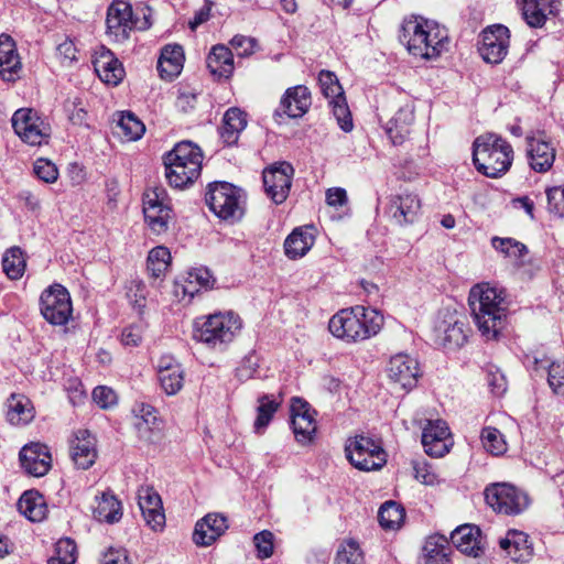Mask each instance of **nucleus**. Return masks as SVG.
Returning a JSON list of instances; mask_svg holds the SVG:
<instances>
[{"instance_id":"59","label":"nucleus","mask_w":564,"mask_h":564,"mask_svg":"<svg viewBox=\"0 0 564 564\" xmlns=\"http://www.w3.org/2000/svg\"><path fill=\"white\" fill-rule=\"evenodd\" d=\"M93 399L101 409H108L117 402L116 392L105 386H99L94 389Z\"/></svg>"},{"instance_id":"42","label":"nucleus","mask_w":564,"mask_h":564,"mask_svg":"<svg viewBox=\"0 0 564 564\" xmlns=\"http://www.w3.org/2000/svg\"><path fill=\"white\" fill-rule=\"evenodd\" d=\"M115 129L116 133L126 141H137L143 135L145 126L134 113L127 111L118 113Z\"/></svg>"},{"instance_id":"5","label":"nucleus","mask_w":564,"mask_h":564,"mask_svg":"<svg viewBox=\"0 0 564 564\" xmlns=\"http://www.w3.org/2000/svg\"><path fill=\"white\" fill-rule=\"evenodd\" d=\"M241 328L242 321L234 311L215 312L195 321L194 338L212 349L224 350Z\"/></svg>"},{"instance_id":"54","label":"nucleus","mask_w":564,"mask_h":564,"mask_svg":"<svg viewBox=\"0 0 564 564\" xmlns=\"http://www.w3.org/2000/svg\"><path fill=\"white\" fill-rule=\"evenodd\" d=\"M253 544L257 550L258 558H269L274 552V534L269 530L258 532L253 536Z\"/></svg>"},{"instance_id":"61","label":"nucleus","mask_w":564,"mask_h":564,"mask_svg":"<svg viewBox=\"0 0 564 564\" xmlns=\"http://www.w3.org/2000/svg\"><path fill=\"white\" fill-rule=\"evenodd\" d=\"M414 477L424 485H433L436 481V475L426 462H413Z\"/></svg>"},{"instance_id":"63","label":"nucleus","mask_w":564,"mask_h":564,"mask_svg":"<svg viewBox=\"0 0 564 564\" xmlns=\"http://www.w3.org/2000/svg\"><path fill=\"white\" fill-rule=\"evenodd\" d=\"M189 279L195 280L200 286L205 289L213 288L216 279L207 268H197L189 272Z\"/></svg>"},{"instance_id":"1","label":"nucleus","mask_w":564,"mask_h":564,"mask_svg":"<svg viewBox=\"0 0 564 564\" xmlns=\"http://www.w3.org/2000/svg\"><path fill=\"white\" fill-rule=\"evenodd\" d=\"M400 40L415 57L432 59L448 48V32L433 20L420 15L405 18L401 25Z\"/></svg>"},{"instance_id":"16","label":"nucleus","mask_w":564,"mask_h":564,"mask_svg":"<svg viewBox=\"0 0 564 564\" xmlns=\"http://www.w3.org/2000/svg\"><path fill=\"white\" fill-rule=\"evenodd\" d=\"M163 188H155L145 193L143 197V214L150 229L161 235L167 231L169 221L172 218V209L164 204Z\"/></svg>"},{"instance_id":"37","label":"nucleus","mask_w":564,"mask_h":564,"mask_svg":"<svg viewBox=\"0 0 564 564\" xmlns=\"http://www.w3.org/2000/svg\"><path fill=\"white\" fill-rule=\"evenodd\" d=\"M312 227L295 228L284 241V251L289 259L304 257L314 245Z\"/></svg>"},{"instance_id":"52","label":"nucleus","mask_w":564,"mask_h":564,"mask_svg":"<svg viewBox=\"0 0 564 564\" xmlns=\"http://www.w3.org/2000/svg\"><path fill=\"white\" fill-rule=\"evenodd\" d=\"M546 370L549 387L554 394L564 397V361H553Z\"/></svg>"},{"instance_id":"15","label":"nucleus","mask_w":564,"mask_h":564,"mask_svg":"<svg viewBox=\"0 0 564 564\" xmlns=\"http://www.w3.org/2000/svg\"><path fill=\"white\" fill-rule=\"evenodd\" d=\"M293 173V166L286 162H281L279 165H273L263 171L264 191L276 205L282 204L288 198Z\"/></svg>"},{"instance_id":"8","label":"nucleus","mask_w":564,"mask_h":564,"mask_svg":"<svg viewBox=\"0 0 564 564\" xmlns=\"http://www.w3.org/2000/svg\"><path fill=\"white\" fill-rule=\"evenodd\" d=\"M345 452L350 464L359 470H379L387 464V453L381 442L364 434L348 438Z\"/></svg>"},{"instance_id":"13","label":"nucleus","mask_w":564,"mask_h":564,"mask_svg":"<svg viewBox=\"0 0 564 564\" xmlns=\"http://www.w3.org/2000/svg\"><path fill=\"white\" fill-rule=\"evenodd\" d=\"M509 43V29L502 24H495L481 32L479 53L485 62L499 64L508 54Z\"/></svg>"},{"instance_id":"57","label":"nucleus","mask_w":564,"mask_h":564,"mask_svg":"<svg viewBox=\"0 0 564 564\" xmlns=\"http://www.w3.org/2000/svg\"><path fill=\"white\" fill-rule=\"evenodd\" d=\"M259 368V357L256 352L248 354L237 368V377L241 381L249 380L254 377Z\"/></svg>"},{"instance_id":"51","label":"nucleus","mask_w":564,"mask_h":564,"mask_svg":"<svg viewBox=\"0 0 564 564\" xmlns=\"http://www.w3.org/2000/svg\"><path fill=\"white\" fill-rule=\"evenodd\" d=\"M484 447L494 455L502 454L506 451V442L499 430L485 427L481 432Z\"/></svg>"},{"instance_id":"2","label":"nucleus","mask_w":564,"mask_h":564,"mask_svg":"<svg viewBox=\"0 0 564 564\" xmlns=\"http://www.w3.org/2000/svg\"><path fill=\"white\" fill-rule=\"evenodd\" d=\"M383 316L373 308L354 306L334 314L328 322L330 334L346 344H356L376 336Z\"/></svg>"},{"instance_id":"9","label":"nucleus","mask_w":564,"mask_h":564,"mask_svg":"<svg viewBox=\"0 0 564 564\" xmlns=\"http://www.w3.org/2000/svg\"><path fill=\"white\" fill-rule=\"evenodd\" d=\"M466 317L456 311H442L433 328V340L444 349L454 350L467 341Z\"/></svg>"},{"instance_id":"60","label":"nucleus","mask_w":564,"mask_h":564,"mask_svg":"<svg viewBox=\"0 0 564 564\" xmlns=\"http://www.w3.org/2000/svg\"><path fill=\"white\" fill-rule=\"evenodd\" d=\"M487 383L495 395L500 397L507 391L506 377L499 369L488 371Z\"/></svg>"},{"instance_id":"17","label":"nucleus","mask_w":564,"mask_h":564,"mask_svg":"<svg viewBox=\"0 0 564 564\" xmlns=\"http://www.w3.org/2000/svg\"><path fill=\"white\" fill-rule=\"evenodd\" d=\"M389 379L403 390L410 391L416 387L420 377L419 362L408 354L392 356L387 366Z\"/></svg>"},{"instance_id":"24","label":"nucleus","mask_w":564,"mask_h":564,"mask_svg":"<svg viewBox=\"0 0 564 564\" xmlns=\"http://www.w3.org/2000/svg\"><path fill=\"white\" fill-rule=\"evenodd\" d=\"M228 529V520L221 513H207L195 524L193 541L198 546H209Z\"/></svg>"},{"instance_id":"43","label":"nucleus","mask_w":564,"mask_h":564,"mask_svg":"<svg viewBox=\"0 0 564 564\" xmlns=\"http://www.w3.org/2000/svg\"><path fill=\"white\" fill-rule=\"evenodd\" d=\"M25 259L20 247L9 248L2 257V270L10 280H19L25 271Z\"/></svg>"},{"instance_id":"64","label":"nucleus","mask_w":564,"mask_h":564,"mask_svg":"<svg viewBox=\"0 0 564 564\" xmlns=\"http://www.w3.org/2000/svg\"><path fill=\"white\" fill-rule=\"evenodd\" d=\"M102 564H130V562L124 549H110L105 555Z\"/></svg>"},{"instance_id":"58","label":"nucleus","mask_w":564,"mask_h":564,"mask_svg":"<svg viewBox=\"0 0 564 564\" xmlns=\"http://www.w3.org/2000/svg\"><path fill=\"white\" fill-rule=\"evenodd\" d=\"M138 422L135 426L141 432L143 429L152 430V426H156V411L150 404H141L138 410Z\"/></svg>"},{"instance_id":"33","label":"nucleus","mask_w":564,"mask_h":564,"mask_svg":"<svg viewBox=\"0 0 564 564\" xmlns=\"http://www.w3.org/2000/svg\"><path fill=\"white\" fill-rule=\"evenodd\" d=\"M184 52L181 45H165L158 61V72L161 78L173 80L182 70Z\"/></svg>"},{"instance_id":"18","label":"nucleus","mask_w":564,"mask_h":564,"mask_svg":"<svg viewBox=\"0 0 564 564\" xmlns=\"http://www.w3.org/2000/svg\"><path fill=\"white\" fill-rule=\"evenodd\" d=\"M451 432L445 421H429L422 432V445L429 456L442 457L449 451Z\"/></svg>"},{"instance_id":"10","label":"nucleus","mask_w":564,"mask_h":564,"mask_svg":"<svg viewBox=\"0 0 564 564\" xmlns=\"http://www.w3.org/2000/svg\"><path fill=\"white\" fill-rule=\"evenodd\" d=\"M485 500L495 511L517 516L529 507V497L510 484H491L485 489Z\"/></svg>"},{"instance_id":"22","label":"nucleus","mask_w":564,"mask_h":564,"mask_svg":"<svg viewBox=\"0 0 564 564\" xmlns=\"http://www.w3.org/2000/svg\"><path fill=\"white\" fill-rule=\"evenodd\" d=\"M420 209L417 195L405 193L390 197L387 214L395 224L404 226L416 220Z\"/></svg>"},{"instance_id":"11","label":"nucleus","mask_w":564,"mask_h":564,"mask_svg":"<svg viewBox=\"0 0 564 564\" xmlns=\"http://www.w3.org/2000/svg\"><path fill=\"white\" fill-rule=\"evenodd\" d=\"M41 314L52 325L62 326L72 317L73 306L69 292L55 283L44 290L40 297Z\"/></svg>"},{"instance_id":"53","label":"nucleus","mask_w":564,"mask_h":564,"mask_svg":"<svg viewBox=\"0 0 564 564\" xmlns=\"http://www.w3.org/2000/svg\"><path fill=\"white\" fill-rule=\"evenodd\" d=\"M362 552L355 541H348L337 551L336 564H362Z\"/></svg>"},{"instance_id":"31","label":"nucleus","mask_w":564,"mask_h":564,"mask_svg":"<svg viewBox=\"0 0 564 564\" xmlns=\"http://www.w3.org/2000/svg\"><path fill=\"white\" fill-rule=\"evenodd\" d=\"M528 156L532 170L538 173L547 172L555 160V149L551 143L534 138H528Z\"/></svg>"},{"instance_id":"40","label":"nucleus","mask_w":564,"mask_h":564,"mask_svg":"<svg viewBox=\"0 0 564 564\" xmlns=\"http://www.w3.org/2000/svg\"><path fill=\"white\" fill-rule=\"evenodd\" d=\"M281 397H274L272 394H262L258 398V408H257V417L253 423L254 432L258 434H262L271 420L273 419L274 413L281 405Z\"/></svg>"},{"instance_id":"46","label":"nucleus","mask_w":564,"mask_h":564,"mask_svg":"<svg viewBox=\"0 0 564 564\" xmlns=\"http://www.w3.org/2000/svg\"><path fill=\"white\" fill-rule=\"evenodd\" d=\"M171 261V252L164 246L153 248L148 256L147 268L153 278H160L167 269Z\"/></svg>"},{"instance_id":"6","label":"nucleus","mask_w":564,"mask_h":564,"mask_svg":"<svg viewBox=\"0 0 564 564\" xmlns=\"http://www.w3.org/2000/svg\"><path fill=\"white\" fill-rule=\"evenodd\" d=\"M163 162L169 184L175 188H183L200 175L203 153L193 142L182 141L165 154Z\"/></svg>"},{"instance_id":"35","label":"nucleus","mask_w":564,"mask_h":564,"mask_svg":"<svg viewBox=\"0 0 564 564\" xmlns=\"http://www.w3.org/2000/svg\"><path fill=\"white\" fill-rule=\"evenodd\" d=\"M31 400L20 393H12L7 400V420L12 425H26L34 419Z\"/></svg>"},{"instance_id":"48","label":"nucleus","mask_w":564,"mask_h":564,"mask_svg":"<svg viewBox=\"0 0 564 564\" xmlns=\"http://www.w3.org/2000/svg\"><path fill=\"white\" fill-rule=\"evenodd\" d=\"M77 547L69 539H61L56 543V556L48 560V564H75L77 560Z\"/></svg>"},{"instance_id":"3","label":"nucleus","mask_w":564,"mask_h":564,"mask_svg":"<svg viewBox=\"0 0 564 564\" xmlns=\"http://www.w3.org/2000/svg\"><path fill=\"white\" fill-rule=\"evenodd\" d=\"M468 304L479 332L494 339L503 327L506 306L502 291L489 284H477L470 289Z\"/></svg>"},{"instance_id":"49","label":"nucleus","mask_w":564,"mask_h":564,"mask_svg":"<svg viewBox=\"0 0 564 564\" xmlns=\"http://www.w3.org/2000/svg\"><path fill=\"white\" fill-rule=\"evenodd\" d=\"M491 246L506 257L514 259L522 258L528 253L527 247L512 238L494 237L491 239Z\"/></svg>"},{"instance_id":"56","label":"nucleus","mask_w":564,"mask_h":564,"mask_svg":"<svg viewBox=\"0 0 564 564\" xmlns=\"http://www.w3.org/2000/svg\"><path fill=\"white\" fill-rule=\"evenodd\" d=\"M547 208L551 213L564 217V185L546 191Z\"/></svg>"},{"instance_id":"30","label":"nucleus","mask_w":564,"mask_h":564,"mask_svg":"<svg viewBox=\"0 0 564 564\" xmlns=\"http://www.w3.org/2000/svg\"><path fill=\"white\" fill-rule=\"evenodd\" d=\"M98 77L106 84L117 86L124 76V69L119 59L109 50H104L94 61Z\"/></svg>"},{"instance_id":"28","label":"nucleus","mask_w":564,"mask_h":564,"mask_svg":"<svg viewBox=\"0 0 564 564\" xmlns=\"http://www.w3.org/2000/svg\"><path fill=\"white\" fill-rule=\"evenodd\" d=\"M72 459L82 469H88L97 458L96 440L87 430H79L70 447Z\"/></svg>"},{"instance_id":"34","label":"nucleus","mask_w":564,"mask_h":564,"mask_svg":"<svg viewBox=\"0 0 564 564\" xmlns=\"http://www.w3.org/2000/svg\"><path fill=\"white\" fill-rule=\"evenodd\" d=\"M210 74L218 79H228L234 73V55L225 45H216L206 58Z\"/></svg>"},{"instance_id":"62","label":"nucleus","mask_w":564,"mask_h":564,"mask_svg":"<svg viewBox=\"0 0 564 564\" xmlns=\"http://www.w3.org/2000/svg\"><path fill=\"white\" fill-rule=\"evenodd\" d=\"M142 340V329L139 325H130L122 330L121 343L124 346L135 347Z\"/></svg>"},{"instance_id":"41","label":"nucleus","mask_w":564,"mask_h":564,"mask_svg":"<svg viewBox=\"0 0 564 564\" xmlns=\"http://www.w3.org/2000/svg\"><path fill=\"white\" fill-rule=\"evenodd\" d=\"M448 541L444 536H430L424 546L419 564H448Z\"/></svg>"},{"instance_id":"50","label":"nucleus","mask_w":564,"mask_h":564,"mask_svg":"<svg viewBox=\"0 0 564 564\" xmlns=\"http://www.w3.org/2000/svg\"><path fill=\"white\" fill-rule=\"evenodd\" d=\"M318 83L323 95L329 100L344 95L336 75L329 70H322L319 73Z\"/></svg>"},{"instance_id":"38","label":"nucleus","mask_w":564,"mask_h":564,"mask_svg":"<svg viewBox=\"0 0 564 564\" xmlns=\"http://www.w3.org/2000/svg\"><path fill=\"white\" fill-rule=\"evenodd\" d=\"M18 510L32 522L42 521L47 511L43 496L35 490H28L20 497Z\"/></svg>"},{"instance_id":"29","label":"nucleus","mask_w":564,"mask_h":564,"mask_svg":"<svg viewBox=\"0 0 564 564\" xmlns=\"http://www.w3.org/2000/svg\"><path fill=\"white\" fill-rule=\"evenodd\" d=\"M247 124V113L245 111L237 107L227 109L223 117V124L219 128L223 143L227 147L236 145Z\"/></svg>"},{"instance_id":"25","label":"nucleus","mask_w":564,"mask_h":564,"mask_svg":"<svg viewBox=\"0 0 564 564\" xmlns=\"http://www.w3.org/2000/svg\"><path fill=\"white\" fill-rule=\"evenodd\" d=\"M158 379L167 395L176 394L184 384V370L172 356H162L158 361Z\"/></svg>"},{"instance_id":"39","label":"nucleus","mask_w":564,"mask_h":564,"mask_svg":"<svg viewBox=\"0 0 564 564\" xmlns=\"http://www.w3.org/2000/svg\"><path fill=\"white\" fill-rule=\"evenodd\" d=\"M97 506L94 507V518L99 522L115 523L122 517L120 501L110 492L96 496Z\"/></svg>"},{"instance_id":"47","label":"nucleus","mask_w":564,"mask_h":564,"mask_svg":"<svg viewBox=\"0 0 564 564\" xmlns=\"http://www.w3.org/2000/svg\"><path fill=\"white\" fill-rule=\"evenodd\" d=\"M328 104L340 129L345 132H350L354 128V122L345 96L334 98Z\"/></svg>"},{"instance_id":"12","label":"nucleus","mask_w":564,"mask_h":564,"mask_svg":"<svg viewBox=\"0 0 564 564\" xmlns=\"http://www.w3.org/2000/svg\"><path fill=\"white\" fill-rule=\"evenodd\" d=\"M14 132L30 145H41L50 137V128L32 109H19L11 119Z\"/></svg>"},{"instance_id":"19","label":"nucleus","mask_w":564,"mask_h":564,"mask_svg":"<svg viewBox=\"0 0 564 564\" xmlns=\"http://www.w3.org/2000/svg\"><path fill=\"white\" fill-rule=\"evenodd\" d=\"M106 23L108 32L118 41L127 40L129 32L135 26L130 3L121 0L113 1L108 8Z\"/></svg>"},{"instance_id":"14","label":"nucleus","mask_w":564,"mask_h":564,"mask_svg":"<svg viewBox=\"0 0 564 564\" xmlns=\"http://www.w3.org/2000/svg\"><path fill=\"white\" fill-rule=\"evenodd\" d=\"M291 427L295 440L301 445H308L314 441L317 424L310 404L301 398H293L291 403Z\"/></svg>"},{"instance_id":"45","label":"nucleus","mask_w":564,"mask_h":564,"mask_svg":"<svg viewBox=\"0 0 564 564\" xmlns=\"http://www.w3.org/2000/svg\"><path fill=\"white\" fill-rule=\"evenodd\" d=\"M550 2L542 0H522V15L531 28H542L546 22L545 9Z\"/></svg>"},{"instance_id":"7","label":"nucleus","mask_w":564,"mask_h":564,"mask_svg":"<svg viewBox=\"0 0 564 564\" xmlns=\"http://www.w3.org/2000/svg\"><path fill=\"white\" fill-rule=\"evenodd\" d=\"M205 202L210 212L223 220H239L243 215V199L240 191L230 183L215 182L209 184Z\"/></svg>"},{"instance_id":"36","label":"nucleus","mask_w":564,"mask_h":564,"mask_svg":"<svg viewBox=\"0 0 564 564\" xmlns=\"http://www.w3.org/2000/svg\"><path fill=\"white\" fill-rule=\"evenodd\" d=\"M528 538L524 532L509 530L506 536L499 540V545L514 562H525L532 554Z\"/></svg>"},{"instance_id":"20","label":"nucleus","mask_w":564,"mask_h":564,"mask_svg":"<svg viewBox=\"0 0 564 564\" xmlns=\"http://www.w3.org/2000/svg\"><path fill=\"white\" fill-rule=\"evenodd\" d=\"M21 467L34 477L46 475L51 468L52 457L46 445L31 443L22 447L19 454Z\"/></svg>"},{"instance_id":"4","label":"nucleus","mask_w":564,"mask_h":564,"mask_svg":"<svg viewBox=\"0 0 564 564\" xmlns=\"http://www.w3.org/2000/svg\"><path fill=\"white\" fill-rule=\"evenodd\" d=\"M512 160V147L498 134H481L473 143V162L477 171L488 177L503 175Z\"/></svg>"},{"instance_id":"55","label":"nucleus","mask_w":564,"mask_h":564,"mask_svg":"<svg viewBox=\"0 0 564 564\" xmlns=\"http://www.w3.org/2000/svg\"><path fill=\"white\" fill-rule=\"evenodd\" d=\"M33 171L35 175L45 183H54L58 177L56 165L46 159H37L34 163Z\"/></svg>"},{"instance_id":"23","label":"nucleus","mask_w":564,"mask_h":564,"mask_svg":"<svg viewBox=\"0 0 564 564\" xmlns=\"http://www.w3.org/2000/svg\"><path fill=\"white\" fill-rule=\"evenodd\" d=\"M312 104L311 93L306 86L297 85L285 90L275 116L286 115L289 118H301Z\"/></svg>"},{"instance_id":"44","label":"nucleus","mask_w":564,"mask_h":564,"mask_svg":"<svg viewBox=\"0 0 564 564\" xmlns=\"http://www.w3.org/2000/svg\"><path fill=\"white\" fill-rule=\"evenodd\" d=\"M404 509L395 501H386L379 509L378 520L384 530L399 529L403 522Z\"/></svg>"},{"instance_id":"27","label":"nucleus","mask_w":564,"mask_h":564,"mask_svg":"<svg viewBox=\"0 0 564 564\" xmlns=\"http://www.w3.org/2000/svg\"><path fill=\"white\" fill-rule=\"evenodd\" d=\"M21 72V61L13 39L0 34V77L6 82H14Z\"/></svg>"},{"instance_id":"32","label":"nucleus","mask_w":564,"mask_h":564,"mask_svg":"<svg viewBox=\"0 0 564 564\" xmlns=\"http://www.w3.org/2000/svg\"><path fill=\"white\" fill-rule=\"evenodd\" d=\"M479 539L480 530L470 524L460 525L451 534V541L457 550L467 555H473L474 557H477L482 553Z\"/></svg>"},{"instance_id":"21","label":"nucleus","mask_w":564,"mask_h":564,"mask_svg":"<svg viewBox=\"0 0 564 564\" xmlns=\"http://www.w3.org/2000/svg\"><path fill=\"white\" fill-rule=\"evenodd\" d=\"M138 505L147 524L153 530H161L165 524V514L160 495L150 486L138 490Z\"/></svg>"},{"instance_id":"26","label":"nucleus","mask_w":564,"mask_h":564,"mask_svg":"<svg viewBox=\"0 0 564 564\" xmlns=\"http://www.w3.org/2000/svg\"><path fill=\"white\" fill-rule=\"evenodd\" d=\"M414 122V105L406 102L401 106L394 116L387 122L386 132L394 145L402 144L410 135Z\"/></svg>"}]
</instances>
